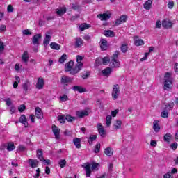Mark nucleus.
I'll return each mask as SVG.
<instances>
[{
  "label": "nucleus",
  "mask_w": 178,
  "mask_h": 178,
  "mask_svg": "<svg viewBox=\"0 0 178 178\" xmlns=\"http://www.w3.org/2000/svg\"><path fill=\"white\" fill-rule=\"evenodd\" d=\"M26 109V105L22 104L18 107V111L19 112H24Z\"/></svg>",
  "instance_id": "obj_52"
},
{
  "label": "nucleus",
  "mask_w": 178,
  "mask_h": 178,
  "mask_svg": "<svg viewBox=\"0 0 178 178\" xmlns=\"http://www.w3.org/2000/svg\"><path fill=\"white\" fill-rule=\"evenodd\" d=\"M105 37H115V32L111 30H105L104 32Z\"/></svg>",
  "instance_id": "obj_31"
},
{
  "label": "nucleus",
  "mask_w": 178,
  "mask_h": 178,
  "mask_svg": "<svg viewBox=\"0 0 178 178\" xmlns=\"http://www.w3.org/2000/svg\"><path fill=\"white\" fill-rule=\"evenodd\" d=\"M88 111L86 110L82 111H76V116L78 118H80L81 119L84 118V116H88Z\"/></svg>",
  "instance_id": "obj_22"
},
{
  "label": "nucleus",
  "mask_w": 178,
  "mask_h": 178,
  "mask_svg": "<svg viewBox=\"0 0 178 178\" xmlns=\"http://www.w3.org/2000/svg\"><path fill=\"white\" fill-rule=\"evenodd\" d=\"M29 166L31 168H37L38 166V161L37 159H29Z\"/></svg>",
  "instance_id": "obj_16"
},
{
  "label": "nucleus",
  "mask_w": 178,
  "mask_h": 178,
  "mask_svg": "<svg viewBox=\"0 0 178 178\" xmlns=\"http://www.w3.org/2000/svg\"><path fill=\"white\" fill-rule=\"evenodd\" d=\"M134 44L136 47H140V45H144V41L140 38H138V36H135L134 38Z\"/></svg>",
  "instance_id": "obj_19"
},
{
  "label": "nucleus",
  "mask_w": 178,
  "mask_h": 178,
  "mask_svg": "<svg viewBox=\"0 0 178 178\" xmlns=\"http://www.w3.org/2000/svg\"><path fill=\"white\" fill-rule=\"evenodd\" d=\"M23 35H31V31L30 29H24L22 31Z\"/></svg>",
  "instance_id": "obj_50"
},
{
  "label": "nucleus",
  "mask_w": 178,
  "mask_h": 178,
  "mask_svg": "<svg viewBox=\"0 0 178 178\" xmlns=\"http://www.w3.org/2000/svg\"><path fill=\"white\" fill-rule=\"evenodd\" d=\"M29 59H30V56H29V52L25 51L22 56V60L24 64L27 65Z\"/></svg>",
  "instance_id": "obj_17"
},
{
  "label": "nucleus",
  "mask_w": 178,
  "mask_h": 178,
  "mask_svg": "<svg viewBox=\"0 0 178 178\" xmlns=\"http://www.w3.org/2000/svg\"><path fill=\"white\" fill-rule=\"evenodd\" d=\"M66 11L67 10L65 7L56 9V13L58 16H63L65 13H66Z\"/></svg>",
  "instance_id": "obj_21"
},
{
  "label": "nucleus",
  "mask_w": 178,
  "mask_h": 178,
  "mask_svg": "<svg viewBox=\"0 0 178 178\" xmlns=\"http://www.w3.org/2000/svg\"><path fill=\"white\" fill-rule=\"evenodd\" d=\"M97 130H98V133L101 136V137H102V138L105 137V134H106L105 129H104V127L102 126V124H97Z\"/></svg>",
  "instance_id": "obj_11"
},
{
  "label": "nucleus",
  "mask_w": 178,
  "mask_h": 178,
  "mask_svg": "<svg viewBox=\"0 0 178 178\" xmlns=\"http://www.w3.org/2000/svg\"><path fill=\"white\" fill-rule=\"evenodd\" d=\"M73 80H74V79L63 75L61 76L60 83L63 86H67L68 84H70V83H73Z\"/></svg>",
  "instance_id": "obj_5"
},
{
  "label": "nucleus",
  "mask_w": 178,
  "mask_h": 178,
  "mask_svg": "<svg viewBox=\"0 0 178 178\" xmlns=\"http://www.w3.org/2000/svg\"><path fill=\"white\" fill-rule=\"evenodd\" d=\"M127 21V16L122 15L120 17V19H116L115 24H117V26H119V24H122V23H126Z\"/></svg>",
  "instance_id": "obj_15"
},
{
  "label": "nucleus",
  "mask_w": 178,
  "mask_h": 178,
  "mask_svg": "<svg viewBox=\"0 0 178 178\" xmlns=\"http://www.w3.org/2000/svg\"><path fill=\"white\" fill-rule=\"evenodd\" d=\"M90 27H91L90 24L84 23L79 26V29L81 30V31H84V30H87V29H90Z\"/></svg>",
  "instance_id": "obj_35"
},
{
  "label": "nucleus",
  "mask_w": 178,
  "mask_h": 178,
  "mask_svg": "<svg viewBox=\"0 0 178 178\" xmlns=\"http://www.w3.org/2000/svg\"><path fill=\"white\" fill-rule=\"evenodd\" d=\"M104 154L107 155V156H112L113 155V149L111 147H107L104 149Z\"/></svg>",
  "instance_id": "obj_32"
},
{
  "label": "nucleus",
  "mask_w": 178,
  "mask_h": 178,
  "mask_svg": "<svg viewBox=\"0 0 178 178\" xmlns=\"http://www.w3.org/2000/svg\"><path fill=\"white\" fill-rule=\"evenodd\" d=\"M115 61L113 62L115 66H111V67H119V61L118 60H115Z\"/></svg>",
  "instance_id": "obj_63"
},
{
  "label": "nucleus",
  "mask_w": 178,
  "mask_h": 178,
  "mask_svg": "<svg viewBox=\"0 0 178 178\" xmlns=\"http://www.w3.org/2000/svg\"><path fill=\"white\" fill-rule=\"evenodd\" d=\"M119 94H120V89L119 88V85H114L112 91V97L114 101H115V99H118V98L119 97Z\"/></svg>",
  "instance_id": "obj_4"
},
{
  "label": "nucleus",
  "mask_w": 178,
  "mask_h": 178,
  "mask_svg": "<svg viewBox=\"0 0 178 178\" xmlns=\"http://www.w3.org/2000/svg\"><path fill=\"white\" fill-rule=\"evenodd\" d=\"M177 143L175 142L170 145V147L172 148V149H173V151H176V149H177Z\"/></svg>",
  "instance_id": "obj_55"
},
{
  "label": "nucleus",
  "mask_w": 178,
  "mask_h": 178,
  "mask_svg": "<svg viewBox=\"0 0 178 178\" xmlns=\"http://www.w3.org/2000/svg\"><path fill=\"white\" fill-rule=\"evenodd\" d=\"M112 123V116L107 115L106 118V124L108 127V126H111Z\"/></svg>",
  "instance_id": "obj_38"
},
{
  "label": "nucleus",
  "mask_w": 178,
  "mask_h": 178,
  "mask_svg": "<svg viewBox=\"0 0 178 178\" xmlns=\"http://www.w3.org/2000/svg\"><path fill=\"white\" fill-rule=\"evenodd\" d=\"M50 48H51V49H56V51H59V49H60V44L56 42H51L50 44Z\"/></svg>",
  "instance_id": "obj_30"
},
{
  "label": "nucleus",
  "mask_w": 178,
  "mask_h": 178,
  "mask_svg": "<svg viewBox=\"0 0 178 178\" xmlns=\"http://www.w3.org/2000/svg\"><path fill=\"white\" fill-rule=\"evenodd\" d=\"M72 90L74 91H78V92H79L80 94H83V92H86V91H87V90H86V88H84L80 86H73Z\"/></svg>",
  "instance_id": "obj_18"
},
{
  "label": "nucleus",
  "mask_w": 178,
  "mask_h": 178,
  "mask_svg": "<svg viewBox=\"0 0 178 178\" xmlns=\"http://www.w3.org/2000/svg\"><path fill=\"white\" fill-rule=\"evenodd\" d=\"M44 84L45 81H44V78L39 77L36 83V88H38V90H42V88H44Z\"/></svg>",
  "instance_id": "obj_9"
},
{
  "label": "nucleus",
  "mask_w": 178,
  "mask_h": 178,
  "mask_svg": "<svg viewBox=\"0 0 178 178\" xmlns=\"http://www.w3.org/2000/svg\"><path fill=\"white\" fill-rule=\"evenodd\" d=\"M73 143L76 148H77L78 149L81 148V139L79 138H75L73 139Z\"/></svg>",
  "instance_id": "obj_23"
},
{
  "label": "nucleus",
  "mask_w": 178,
  "mask_h": 178,
  "mask_svg": "<svg viewBox=\"0 0 178 178\" xmlns=\"http://www.w3.org/2000/svg\"><path fill=\"white\" fill-rule=\"evenodd\" d=\"M65 120H66L67 122H72L74 120H76V117H73V116H72L70 115H67L65 116Z\"/></svg>",
  "instance_id": "obj_39"
},
{
  "label": "nucleus",
  "mask_w": 178,
  "mask_h": 178,
  "mask_svg": "<svg viewBox=\"0 0 178 178\" xmlns=\"http://www.w3.org/2000/svg\"><path fill=\"white\" fill-rule=\"evenodd\" d=\"M83 63H79V65H76L74 67L71 68V70L69 71L70 74L72 76H76L81 69H83Z\"/></svg>",
  "instance_id": "obj_3"
},
{
  "label": "nucleus",
  "mask_w": 178,
  "mask_h": 178,
  "mask_svg": "<svg viewBox=\"0 0 178 178\" xmlns=\"http://www.w3.org/2000/svg\"><path fill=\"white\" fill-rule=\"evenodd\" d=\"M83 44H84V41H83V39H81V38L76 37L75 38V43H74L75 48H80V47H81Z\"/></svg>",
  "instance_id": "obj_12"
},
{
  "label": "nucleus",
  "mask_w": 178,
  "mask_h": 178,
  "mask_svg": "<svg viewBox=\"0 0 178 178\" xmlns=\"http://www.w3.org/2000/svg\"><path fill=\"white\" fill-rule=\"evenodd\" d=\"M19 123H22L24 127H29V122H27V118L25 115H22L19 118Z\"/></svg>",
  "instance_id": "obj_14"
},
{
  "label": "nucleus",
  "mask_w": 178,
  "mask_h": 178,
  "mask_svg": "<svg viewBox=\"0 0 178 178\" xmlns=\"http://www.w3.org/2000/svg\"><path fill=\"white\" fill-rule=\"evenodd\" d=\"M102 74L104 76H109L112 73V68L107 67L102 71Z\"/></svg>",
  "instance_id": "obj_34"
},
{
  "label": "nucleus",
  "mask_w": 178,
  "mask_h": 178,
  "mask_svg": "<svg viewBox=\"0 0 178 178\" xmlns=\"http://www.w3.org/2000/svg\"><path fill=\"white\" fill-rule=\"evenodd\" d=\"M99 149H101V143H97L95 145L94 152H95V154H98L99 152Z\"/></svg>",
  "instance_id": "obj_49"
},
{
  "label": "nucleus",
  "mask_w": 178,
  "mask_h": 178,
  "mask_svg": "<svg viewBox=\"0 0 178 178\" xmlns=\"http://www.w3.org/2000/svg\"><path fill=\"white\" fill-rule=\"evenodd\" d=\"M98 166H99V163H94L92 165V170H98Z\"/></svg>",
  "instance_id": "obj_53"
},
{
  "label": "nucleus",
  "mask_w": 178,
  "mask_h": 178,
  "mask_svg": "<svg viewBox=\"0 0 178 178\" xmlns=\"http://www.w3.org/2000/svg\"><path fill=\"white\" fill-rule=\"evenodd\" d=\"M60 101L61 102H66V101H69V97H67V95H63L59 97Z\"/></svg>",
  "instance_id": "obj_42"
},
{
  "label": "nucleus",
  "mask_w": 178,
  "mask_h": 178,
  "mask_svg": "<svg viewBox=\"0 0 178 178\" xmlns=\"http://www.w3.org/2000/svg\"><path fill=\"white\" fill-rule=\"evenodd\" d=\"M42 38V35L41 33H38L35 35H33V39H32V44L33 45H39L40 44V40Z\"/></svg>",
  "instance_id": "obj_8"
},
{
  "label": "nucleus",
  "mask_w": 178,
  "mask_h": 178,
  "mask_svg": "<svg viewBox=\"0 0 178 178\" xmlns=\"http://www.w3.org/2000/svg\"><path fill=\"white\" fill-rule=\"evenodd\" d=\"M118 56H119V51H115V53L112 57V59L110 62V66H115V64L113 62H116L115 60H118Z\"/></svg>",
  "instance_id": "obj_20"
},
{
  "label": "nucleus",
  "mask_w": 178,
  "mask_h": 178,
  "mask_svg": "<svg viewBox=\"0 0 178 178\" xmlns=\"http://www.w3.org/2000/svg\"><path fill=\"white\" fill-rule=\"evenodd\" d=\"M97 140V135H92L88 138V141L90 145L92 144V141H95Z\"/></svg>",
  "instance_id": "obj_43"
},
{
  "label": "nucleus",
  "mask_w": 178,
  "mask_h": 178,
  "mask_svg": "<svg viewBox=\"0 0 178 178\" xmlns=\"http://www.w3.org/2000/svg\"><path fill=\"white\" fill-rule=\"evenodd\" d=\"M81 60H83V56L80 55L76 56V62H77L76 65H79V63H81Z\"/></svg>",
  "instance_id": "obj_54"
},
{
  "label": "nucleus",
  "mask_w": 178,
  "mask_h": 178,
  "mask_svg": "<svg viewBox=\"0 0 178 178\" xmlns=\"http://www.w3.org/2000/svg\"><path fill=\"white\" fill-rule=\"evenodd\" d=\"M4 101L7 106H10V105H12V100L10 99V98H7Z\"/></svg>",
  "instance_id": "obj_56"
},
{
  "label": "nucleus",
  "mask_w": 178,
  "mask_h": 178,
  "mask_svg": "<svg viewBox=\"0 0 178 178\" xmlns=\"http://www.w3.org/2000/svg\"><path fill=\"white\" fill-rule=\"evenodd\" d=\"M30 83L29 81H26V83H24L22 86L24 91L25 92H27V90H29V86Z\"/></svg>",
  "instance_id": "obj_47"
},
{
  "label": "nucleus",
  "mask_w": 178,
  "mask_h": 178,
  "mask_svg": "<svg viewBox=\"0 0 178 178\" xmlns=\"http://www.w3.org/2000/svg\"><path fill=\"white\" fill-rule=\"evenodd\" d=\"M35 112L37 119H42L44 118V115H42V113L41 112V108L40 107H36Z\"/></svg>",
  "instance_id": "obj_24"
},
{
  "label": "nucleus",
  "mask_w": 178,
  "mask_h": 178,
  "mask_svg": "<svg viewBox=\"0 0 178 178\" xmlns=\"http://www.w3.org/2000/svg\"><path fill=\"white\" fill-rule=\"evenodd\" d=\"M15 112H16V107H15V106H12L10 107V113H11V115H13V113H15Z\"/></svg>",
  "instance_id": "obj_62"
},
{
  "label": "nucleus",
  "mask_w": 178,
  "mask_h": 178,
  "mask_svg": "<svg viewBox=\"0 0 178 178\" xmlns=\"http://www.w3.org/2000/svg\"><path fill=\"white\" fill-rule=\"evenodd\" d=\"M66 59H67V55H66V54H63L59 58L58 62L60 63H65V60H66Z\"/></svg>",
  "instance_id": "obj_40"
},
{
  "label": "nucleus",
  "mask_w": 178,
  "mask_h": 178,
  "mask_svg": "<svg viewBox=\"0 0 178 178\" xmlns=\"http://www.w3.org/2000/svg\"><path fill=\"white\" fill-rule=\"evenodd\" d=\"M52 131L54 134L56 140H60V129L58 127V126L54 124L51 127Z\"/></svg>",
  "instance_id": "obj_6"
},
{
  "label": "nucleus",
  "mask_w": 178,
  "mask_h": 178,
  "mask_svg": "<svg viewBox=\"0 0 178 178\" xmlns=\"http://www.w3.org/2000/svg\"><path fill=\"white\" fill-rule=\"evenodd\" d=\"M148 55H149V52L145 53V56L140 59V62H144L148 58Z\"/></svg>",
  "instance_id": "obj_57"
},
{
  "label": "nucleus",
  "mask_w": 178,
  "mask_h": 178,
  "mask_svg": "<svg viewBox=\"0 0 178 178\" xmlns=\"http://www.w3.org/2000/svg\"><path fill=\"white\" fill-rule=\"evenodd\" d=\"M172 138V134H166L163 136V140L165 143H170V139Z\"/></svg>",
  "instance_id": "obj_37"
},
{
  "label": "nucleus",
  "mask_w": 178,
  "mask_h": 178,
  "mask_svg": "<svg viewBox=\"0 0 178 178\" xmlns=\"http://www.w3.org/2000/svg\"><path fill=\"white\" fill-rule=\"evenodd\" d=\"M173 108H175V103L173 102H170L168 104H165L161 111V118H169V111H173Z\"/></svg>",
  "instance_id": "obj_1"
},
{
  "label": "nucleus",
  "mask_w": 178,
  "mask_h": 178,
  "mask_svg": "<svg viewBox=\"0 0 178 178\" xmlns=\"http://www.w3.org/2000/svg\"><path fill=\"white\" fill-rule=\"evenodd\" d=\"M118 113H119V110H115L111 112V116H113V118H115V116H116Z\"/></svg>",
  "instance_id": "obj_61"
},
{
  "label": "nucleus",
  "mask_w": 178,
  "mask_h": 178,
  "mask_svg": "<svg viewBox=\"0 0 178 178\" xmlns=\"http://www.w3.org/2000/svg\"><path fill=\"white\" fill-rule=\"evenodd\" d=\"M97 17L102 21L108 20V19H111V14H108L106 13H104L103 14H98Z\"/></svg>",
  "instance_id": "obj_10"
},
{
  "label": "nucleus",
  "mask_w": 178,
  "mask_h": 178,
  "mask_svg": "<svg viewBox=\"0 0 178 178\" xmlns=\"http://www.w3.org/2000/svg\"><path fill=\"white\" fill-rule=\"evenodd\" d=\"M173 6H175V2L169 1L168 2V8H169V9H173Z\"/></svg>",
  "instance_id": "obj_59"
},
{
  "label": "nucleus",
  "mask_w": 178,
  "mask_h": 178,
  "mask_svg": "<svg viewBox=\"0 0 178 178\" xmlns=\"http://www.w3.org/2000/svg\"><path fill=\"white\" fill-rule=\"evenodd\" d=\"M74 63L70 60L69 63L65 64V72H70V70L73 68Z\"/></svg>",
  "instance_id": "obj_28"
},
{
  "label": "nucleus",
  "mask_w": 178,
  "mask_h": 178,
  "mask_svg": "<svg viewBox=\"0 0 178 178\" xmlns=\"http://www.w3.org/2000/svg\"><path fill=\"white\" fill-rule=\"evenodd\" d=\"M23 151H26V147L23 146V145H19L17 149V152H23Z\"/></svg>",
  "instance_id": "obj_46"
},
{
  "label": "nucleus",
  "mask_w": 178,
  "mask_h": 178,
  "mask_svg": "<svg viewBox=\"0 0 178 178\" xmlns=\"http://www.w3.org/2000/svg\"><path fill=\"white\" fill-rule=\"evenodd\" d=\"M88 77H90V72H87L86 74L82 75V79H88Z\"/></svg>",
  "instance_id": "obj_58"
},
{
  "label": "nucleus",
  "mask_w": 178,
  "mask_h": 178,
  "mask_svg": "<svg viewBox=\"0 0 178 178\" xmlns=\"http://www.w3.org/2000/svg\"><path fill=\"white\" fill-rule=\"evenodd\" d=\"M173 83L170 80V74L169 72H166L164 76V90H168V88H172Z\"/></svg>",
  "instance_id": "obj_2"
},
{
  "label": "nucleus",
  "mask_w": 178,
  "mask_h": 178,
  "mask_svg": "<svg viewBox=\"0 0 178 178\" xmlns=\"http://www.w3.org/2000/svg\"><path fill=\"white\" fill-rule=\"evenodd\" d=\"M50 41H51V35L46 34L45 38L43 40V44L44 47H47V45L49 44Z\"/></svg>",
  "instance_id": "obj_33"
},
{
  "label": "nucleus",
  "mask_w": 178,
  "mask_h": 178,
  "mask_svg": "<svg viewBox=\"0 0 178 178\" xmlns=\"http://www.w3.org/2000/svg\"><path fill=\"white\" fill-rule=\"evenodd\" d=\"M100 42V48L102 51H106L108 49V41L105 39H101Z\"/></svg>",
  "instance_id": "obj_13"
},
{
  "label": "nucleus",
  "mask_w": 178,
  "mask_h": 178,
  "mask_svg": "<svg viewBox=\"0 0 178 178\" xmlns=\"http://www.w3.org/2000/svg\"><path fill=\"white\" fill-rule=\"evenodd\" d=\"M58 164L61 168H65V166H66V160L60 159L58 162Z\"/></svg>",
  "instance_id": "obj_44"
},
{
  "label": "nucleus",
  "mask_w": 178,
  "mask_h": 178,
  "mask_svg": "<svg viewBox=\"0 0 178 178\" xmlns=\"http://www.w3.org/2000/svg\"><path fill=\"white\" fill-rule=\"evenodd\" d=\"M66 118H65V115H59L58 120L60 123H65L66 122Z\"/></svg>",
  "instance_id": "obj_51"
},
{
  "label": "nucleus",
  "mask_w": 178,
  "mask_h": 178,
  "mask_svg": "<svg viewBox=\"0 0 178 178\" xmlns=\"http://www.w3.org/2000/svg\"><path fill=\"white\" fill-rule=\"evenodd\" d=\"M152 8V0H147L144 3V9H146V10H149Z\"/></svg>",
  "instance_id": "obj_29"
},
{
  "label": "nucleus",
  "mask_w": 178,
  "mask_h": 178,
  "mask_svg": "<svg viewBox=\"0 0 178 178\" xmlns=\"http://www.w3.org/2000/svg\"><path fill=\"white\" fill-rule=\"evenodd\" d=\"M102 60L104 66H106L109 63V62H111V59H109V57L108 56L103 58Z\"/></svg>",
  "instance_id": "obj_41"
},
{
  "label": "nucleus",
  "mask_w": 178,
  "mask_h": 178,
  "mask_svg": "<svg viewBox=\"0 0 178 178\" xmlns=\"http://www.w3.org/2000/svg\"><path fill=\"white\" fill-rule=\"evenodd\" d=\"M122 126V121L117 120L115 124L114 125L115 130H118V129H120Z\"/></svg>",
  "instance_id": "obj_48"
},
{
  "label": "nucleus",
  "mask_w": 178,
  "mask_h": 178,
  "mask_svg": "<svg viewBox=\"0 0 178 178\" xmlns=\"http://www.w3.org/2000/svg\"><path fill=\"white\" fill-rule=\"evenodd\" d=\"M16 149V146H15V143L13 142H9L7 143L6 149L8 152L14 151Z\"/></svg>",
  "instance_id": "obj_27"
},
{
  "label": "nucleus",
  "mask_w": 178,
  "mask_h": 178,
  "mask_svg": "<svg viewBox=\"0 0 178 178\" xmlns=\"http://www.w3.org/2000/svg\"><path fill=\"white\" fill-rule=\"evenodd\" d=\"M120 49H121L122 52H123V54H126V52H127V49H128L127 44H122Z\"/></svg>",
  "instance_id": "obj_45"
},
{
  "label": "nucleus",
  "mask_w": 178,
  "mask_h": 178,
  "mask_svg": "<svg viewBox=\"0 0 178 178\" xmlns=\"http://www.w3.org/2000/svg\"><path fill=\"white\" fill-rule=\"evenodd\" d=\"M163 178H173V176L170 174V172H167L164 175Z\"/></svg>",
  "instance_id": "obj_60"
},
{
  "label": "nucleus",
  "mask_w": 178,
  "mask_h": 178,
  "mask_svg": "<svg viewBox=\"0 0 178 178\" xmlns=\"http://www.w3.org/2000/svg\"><path fill=\"white\" fill-rule=\"evenodd\" d=\"M159 121L154 120L153 122V129L156 133H158L161 130V127H159Z\"/></svg>",
  "instance_id": "obj_26"
},
{
  "label": "nucleus",
  "mask_w": 178,
  "mask_h": 178,
  "mask_svg": "<svg viewBox=\"0 0 178 178\" xmlns=\"http://www.w3.org/2000/svg\"><path fill=\"white\" fill-rule=\"evenodd\" d=\"M7 10L9 13L13 12V7L12 6V5H8V6L7 8Z\"/></svg>",
  "instance_id": "obj_64"
},
{
  "label": "nucleus",
  "mask_w": 178,
  "mask_h": 178,
  "mask_svg": "<svg viewBox=\"0 0 178 178\" xmlns=\"http://www.w3.org/2000/svg\"><path fill=\"white\" fill-rule=\"evenodd\" d=\"M82 168L85 170L86 172V177H90L91 176V163H86L85 164L82 165Z\"/></svg>",
  "instance_id": "obj_7"
},
{
  "label": "nucleus",
  "mask_w": 178,
  "mask_h": 178,
  "mask_svg": "<svg viewBox=\"0 0 178 178\" xmlns=\"http://www.w3.org/2000/svg\"><path fill=\"white\" fill-rule=\"evenodd\" d=\"M37 158H38V159H40V161H44V156H43L42 150H41V149L37 150Z\"/></svg>",
  "instance_id": "obj_36"
},
{
  "label": "nucleus",
  "mask_w": 178,
  "mask_h": 178,
  "mask_svg": "<svg viewBox=\"0 0 178 178\" xmlns=\"http://www.w3.org/2000/svg\"><path fill=\"white\" fill-rule=\"evenodd\" d=\"M173 24H172V22L168 20V19H165L162 22V26L163 27H164L165 29H170L172 27Z\"/></svg>",
  "instance_id": "obj_25"
}]
</instances>
